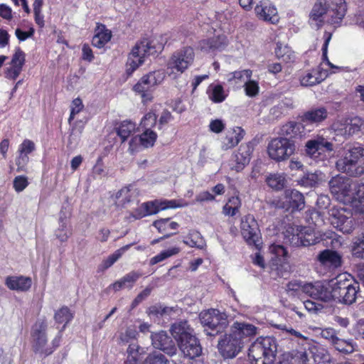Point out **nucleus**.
I'll return each instance as SVG.
<instances>
[{
  "label": "nucleus",
  "mask_w": 364,
  "mask_h": 364,
  "mask_svg": "<svg viewBox=\"0 0 364 364\" xmlns=\"http://www.w3.org/2000/svg\"><path fill=\"white\" fill-rule=\"evenodd\" d=\"M346 11L345 0H317L310 14V22L317 28L325 23L338 26Z\"/></svg>",
  "instance_id": "obj_1"
},
{
  "label": "nucleus",
  "mask_w": 364,
  "mask_h": 364,
  "mask_svg": "<svg viewBox=\"0 0 364 364\" xmlns=\"http://www.w3.org/2000/svg\"><path fill=\"white\" fill-rule=\"evenodd\" d=\"M336 169L350 176L364 173V147L353 146L346 150L336 163Z\"/></svg>",
  "instance_id": "obj_2"
},
{
  "label": "nucleus",
  "mask_w": 364,
  "mask_h": 364,
  "mask_svg": "<svg viewBox=\"0 0 364 364\" xmlns=\"http://www.w3.org/2000/svg\"><path fill=\"white\" fill-rule=\"evenodd\" d=\"M162 44L156 45L154 41L144 39L138 41L131 50L126 63V72L131 75L145 61L147 56L163 50Z\"/></svg>",
  "instance_id": "obj_3"
},
{
  "label": "nucleus",
  "mask_w": 364,
  "mask_h": 364,
  "mask_svg": "<svg viewBox=\"0 0 364 364\" xmlns=\"http://www.w3.org/2000/svg\"><path fill=\"white\" fill-rule=\"evenodd\" d=\"M277 352V343L274 338H258L249 348V358L255 364H272Z\"/></svg>",
  "instance_id": "obj_4"
},
{
  "label": "nucleus",
  "mask_w": 364,
  "mask_h": 364,
  "mask_svg": "<svg viewBox=\"0 0 364 364\" xmlns=\"http://www.w3.org/2000/svg\"><path fill=\"white\" fill-rule=\"evenodd\" d=\"M166 73L162 70L150 72L143 75L133 86L132 90L141 97L144 105L150 103L154 100L153 92L155 87L162 83Z\"/></svg>",
  "instance_id": "obj_5"
},
{
  "label": "nucleus",
  "mask_w": 364,
  "mask_h": 364,
  "mask_svg": "<svg viewBox=\"0 0 364 364\" xmlns=\"http://www.w3.org/2000/svg\"><path fill=\"white\" fill-rule=\"evenodd\" d=\"M346 274L338 275L333 279V300L345 304H352L355 301L359 290V284L354 282Z\"/></svg>",
  "instance_id": "obj_6"
},
{
  "label": "nucleus",
  "mask_w": 364,
  "mask_h": 364,
  "mask_svg": "<svg viewBox=\"0 0 364 364\" xmlns=\"http://www.w3.org/2000/svg\"><path fill=\"white\" fill-rule=\"evenodd\" d=\"M194 58V50L190 46L175 51L167 63V75L173 79L177 78L193 64Z\"/></svg>",
  "instance_id": "obj_7"
},
{
  "label": "nucleus",
  "mask_w": 364,
  "mask_h": 364,
  "mask_svg": "<svg viewBox=\"0 0 364 364\" xmlns=\"http://www.w3.org/2000/svg\"><path fill=\"white\" fill-rule=\"evenodd\" d=\"M48 323L45 319H38L31 330L33 350L40 356L46 357L53 352V348L48 343L46 331Z\"/></svg>",
  "instance_id": "obj_8"
},
{
  "label": "nucleus",
  "mask_w": 364,
  "mask_h": 364,
  "mask_svg": "<svg viewBox=\"0 0 364 364\" xmlns=\"http://www.w3.org/2000/svg\"><path fill=\"white\" fill-rule=\"evenodd\" d=\"M202 325L205 328L207 335L215 336L223 331L228 324V316L215 309L203 311L199 315Z\"/></svg>",
  "instance_id": "obj_9"
},
{
  "label": "nucleus",
  "mask_w": 364,
  "mask_h": 364,
  "mask_svg": "<svg viewBox=\"0 0 364 364\" xmlns=\"http://www.w3.org/2000/svg\"><path fill=\"white\" fill-rule=\"evenodd\" d=\"M333 150V145L322 135H316L313 139L306 141L305 144V153L316 163H323L326 165L328 154Z\"/></svg>",
  "instance_id": "obj_10"
},
{
  "label": "nucleus",
  "mask_w": 364,
  "mask_h": 364,
  "mask_svg": "<svg viewBox=\"0 0 364 364\" xmlns=\"http://www.w3.org/2000/svg\"><path fill=\"white\" fill-rule=\"evenodd\" d=\"M287 242L294 246H309L316 242L314 230L310 227L289 226L284 233Z\"/></svg>",
  "instance_id": "obj_11"
},
{
  "label": "nucleus",
  "mask_w": 364,
  "mask_h": 364,
  "mask_svg": "<svg viewBox=\"0 0 364 364\" xmlns=\"http://www.w3.org/2000/svg\"><path fill=\"white\" fill-rule=\"evenodd\" d=\"M295 150V143L282 136L273 139L267 147L269 156L276 161H283L288 159L294 154Z\"/></svg>",
  "instance_id": "obj_12"
},
{
  "label": "nucleus",
  "mask_w": 364,
  "mask_h": 364,
  "mask_svg": "<svg viewBox=\"0 0 364 364\" xmlns=\"http://www.w3.org/2000/svg\"><path fill=\"white\" fill-rule=\"evenodd\" d=\"M304 294L325 302L333 300V279L330 282L317 281L304 284Z\"/></svg>",
  "instance_id": "obj_13"
},
{
  "label": "nucleus",
  "mask_w": 364,
  "mask_h": 364,
  "mask_svg": "<svg viewBox=\"0 0 364 364\" xmlns=\"http://www.w3.org/2000/svg\"><path fill=\"white\" fill-rule=\"evenodd\" d=\"M240 228L241 233L247 242L258 248L260 245L259 232L254 216L249 214L242 218Z\"/></svg>",
  "instance_id": "obj_14"
},
{
  "label": "nucleus",
  "mask_w": 364,
  "mask_h": 364,
  "mask_svg": "<svg viewBox=\"0 0 364 364\" xmlns=\"http://www.w3.org/2000/svg\"><path fill=\"white\" fill-rule=\"evenodd\" d=\"M253 151L254 147L250 142L242 144L232 156L231 170L236 172L242 171L249 164Z\"/></svg>",
  "instance_id": "obj_15"
},
{
  "label": "nucleus",
  "mask_w": 364,
  "mask_h": 364,
  "mask_svg": "<svg viewBox=\"0 0 364 364\" xmlns=\"http://www.w3.org/2000/svg\"><path fill=\"white\" fill-rule=\"evenodd\" d=\"M218 350L225 358L235 357L243 347L242 342L230 331L225 334L218 342Z\"/></svg>",
  "instance_id": "obj_16"
},
{
  "label": "nucleus",
  "mask_w": 364,
  "mask_h": 364,
  "mask_svg": "<svg viewBox=\"0 0 364 364\" xmlns=\"http://www.w3.org/2000/svg\"><path fill=\"white\" fill-rule=\"evenodd\" d=\"M257 18L272 24L279 23V16L276 6L269 0H260L255 7Z\"/></svg>",
  "instance_id": "obj_17"
},
{
  "label": "nucleus",
  "mask_w": 364,
  "mask_h": 364,
  "mask_svg": "<svg viewBox=\"0 0 364 364\" xmlns=\"http://www.w3.org/2000/svg\"><path fill=\"white\" fill-rule=\"evenodd\" d=\"M141 134L132 137L129 141V151L133 154L139 151L141 148L152 147L158 137L154 130H141Z\"/></svg>",
  "instance_id": "obj_18"
},
{
  "label": "nucleus",
  "mask_w": 364,
  "mask_h": 364,
  "mask_svg": "<svg viewBox=\"0 0 364 364\" xmlns=\"http://www.w3.org/2000/svg\"><path fill=\"white\" fill-rule=\"evenodd\" d=\"M151 338L152 345L155 348L163 350L169 355H173L176 353V348L166 332L161 331L152 333Z\"/></svg>",
  "instance_id": "obj_19"
},
{
  "label": "nucleus",
  "mask_w": 364,
  "mask_h": 364,
  "mask_svg": "<svg viewBox=\"0 0 364 364\" xmlns=\"http://www.w3.org/2000/svg\"><path fill=\"white\" fill-rule=\"evenodd\" d=\"M177 344L183 355L190 359L198 357L202 353L199 341L195 336L179 341Z\"/></svg>",
  "instance_id": "obj_20"
},
{
  "label": "nucleus",
  "mask_w": 364,
  "mask_h": 364,
  "mask_svg": "<svg viewBox=\"0 0 364 364\" xmlns=\"http://www.w3.org/2000/svg\"><path fill=\"white\" fill-rule=\"evenodd\" d=\"M284 201L282 208H291L292 211L300 210L304 208V198L303 195L296 190H286L284 194Z\"/></svg>",
  "instance_id": "obj_21"
},
{
  "label": "nucleus",
  "mask_w": 364,
  "mask_h": 364,
  "mask_svg": "<svg viewBox=\"0 0 364 364\" xmlns=\"http://www.w3.org/2000/svg\"><path fill=\"white\" fill-rule=\"evenodd\" d=\"M320 264L328 269H334L341 265L342 257L336 251L324 250L317 256Z\"/></svg>",
  "instance_id": "obj_22"
},
{
  "label": "nucleus",
  "mask_w": 364,
  "mask_h": 364,
  "mask_svg": "<svg viewBox=\"0 0 364 364\" xmlns=\"http://www.w3.org/2000/svg\"><path fill=\"white\" fill-rule=\"evenodd\" d=\"M245 131L240 127H234L227 130L225 136L221 141V149L223 150L230 149L237 146L243 139Z\"/></svg>",
  "instance_id": "obj_23"
},
{
  "label": "nucleus",
  "mask_w": 364,
  "mask_h": 364,
  "mask_svg": "<svg viewBox=\"0 0 364 364\" xmlns=\"http://www.w3.org/2000/svg\"><path fill=\"white\" fill-rule=\"evenodd\" d=\"M331 192L334 195L348 196L350 195L351 184L345 176L337 175L328 183Z\"/></svg>",
  "instance_id": "obj_24"
},
{
  "label": "nucleus",
  "mask_w": 364,
  "mask_h": 364,
  "mask_svg": "<svg viewBox=\"0 0 364 364\" xmlns=\"http://www.w3.org/2000/svg\"><path fill=\"white\" fill-rule=\"evenodd\" d=\"M232 333L242 342L257 333V328L252 324L245 322H235L231 326Z\"/></svg>",
  "instance_id": "obj_25"
},
{
  "label": "nucleus",
  "mask_w": 364,
  "mask_h": 364,
  "mask_svg": "<svg viewBox=\"0 0 364 364\" xmlns=\"http://www.w3.org/2000/svg\"><path fill=\"white\" fill-rule=\"evenodd\" d=\"M227 44L228 40L225 36H218L200 41L198 47L200 50L210 53L221 50L225 48Z\"/></svg>",
  "instance_id": "obj_26"
},
{
  "label": "nucleus",
  "mask_w": 364,
  "mask_h": 364,
  "mask_svg": "<svg viewBox=\"0 0 364 364\" xmlns=\"http://www.w3.org/2000/svg\"><path fill=\"white\" fill-rule=\"evenodd\" d=\"M142 276V274L139 272L132 271L129 273L125 274L120 279L116 281L113 284H110L107 287V290H113L114 291H118L122 289H131L134 283Z\"/></svg>",
  "instance_id": "obj_27"
},
{
  "label": "nucleus",
  "mask_w": 364,
  "mask_h": 364,
  "mask_svg": "<svg viewBox=\"0 0 364 364\" xmlns=\"http://www.w3.org/2000/svg\"><path fill=\"white\" fill-rule=\"evenodd\" d=\"M331 215V221L336 228L347 234L350 233L353 230L354 223L352 218L346 217L338 210L336 213L333 211Z\"/></svg>",
  "instance_id": "obj_28"
},
{
  "label": "nucleus",
  "mask_w": 364,
  "mask_h": 364,
  "mask_svg": "<svg viewBox=\"0 0 364 364\" xmlns=\"http://www.w3.org/2000/svg\"><path fill=\"white\" fill-rule=\"evenodd\" d=\"M304 126L300 123L294 121L284 124L280 129V134L284 138L291 139L301 138L304 134Z\"/></svg>",
  "instance_id": "obj_29"
},
{
  "label": "nucleus",
  "mask_w": 364,
  "mask_h": 364,
  "mask_svg": "<svg viewBox=\"0 0 364 364\" xmlns=\"http://www.w3.org/2000/svg\"><path fill=\"white\" fill-rule=\"evenodd\" d=\"M171 333L177 343L194 336L193 334V329L186 321H183L173 323L171 327Z\"/></svg>",
  "instance_id": "obj_30"
},
{
  "label": "nucleus",
  "mask_w": 364,
  "mask_h": 364,
  "mask_svg": "<svg viewBox=\"0 0 364 364\" xmlns=\"http://www.w3.org/2000/svg\"><path fill=\"white\" fill-rule=\"evenodd\" d=\"M6 285L9 289L19 291H28L32 284V281L30 277L19 276V277H8L6 279Z\"/></svg>",
  "instance_id": "obj_31"
},
{
  "label": "nucleus",
  "mask_w": 364,
  "mask_h": 364,
  "mask_svg": "<svg viewBox=\"0 0 364 364\" xmlns=\"http://www.w3.org/2000/svg\"><path fill=\"white\" fill-rule=\"evenodd\" d=\"M328 115V112L323 107L312 108L304 114L301 120L309 124H318L323 122Z\"/></svg>",
  "instance_id": "obj_32"
},
{
  "label": "nucleus",
  "mask_w": 364,
  "mask_h": 364,
  "mask_svg": "<svg viewBox=\"0 0 364 364\" xmlns=\"http://www.w3.org/2000/svg\"><path fill=\"white\" fill-rule=\"evenodd\" d=\"M326 71H320L318 69H314L305 73L300 77V83L302 86H313L320 83L327 76Z\"/></svg>",
  "instance_id": "obj_33"
},
{
  "label": "nucleus",
  "mask_w": 364,
  "mask_h": 364,
  "mask_svg": "<svg viewBox=\"0 0 364 364\" xmlns=\"http://www.w3.org/2000/svg\"><path fill=\"white\" fill-rule=\"evenodd\" d=\"M112 38V32L105 25L98 24L95 29L92 43L95 47L101 48L107 43Z\"/></svg>",
  "instance_id": "obj_34"
},
{
  "label": "nucleus",
  "mask_w": 364,
  "mask_h": 364,
  "mask_svg": "<svg viewBox=\"0 0 364 364\" xmlns=\"http://www.w3.org/2000/svg\"><path fill=\"white\" fill-rule=\"evenodd\" d=\"M269 253L272 255L271 260L272 264L275 266H282L288 257L287 250L281 245L273 244L269 246Z\"/></svg>",
  "instance_id": "obj_35"
},
{
  "label": "nucleus",
  "mask_w": 364,
  "mask_h": 364,
  "mask_svg": "<svg viewBox=\"0 0 364 364\" xmlns=\"http://www.w3.org/2000/svg\"><path fill=\"white\" fill-rule=\"evenodd\" d=\"M145 350L136 343H131L127 349L124 364H139Z\"/></svg>",
  "instance_id": "obj_36"
},
{
  "label": "nucleus",
  "mask_w": 364,
  "mask_h": 364,
  "mask_svg": "<svg viewBox=\"0 0 364 364\" xmlns=\"http://www.w3.org/2000/svg\"><path fill=\"white\" fill-rule=\"evenodd\" d=\"M325 180V175L321 171L306 173L299 181V184L306 188H312Z\"/></svg>",
  "instance_id": "obj_37"
},
{
  "label": "nucleus",
  "mask_w": 364,
  "mask_h": 364,
  "mask_svg": "<svg viewBox=\"0 0 364 364\" xmlns=\"http://www.w3.org/2000/svg\"><path fill=\"white\" fill-rule=\"evenodd\" d=\"M275 54L279 59L286 63L294 61L295 59V55L292 50L287 44L281 42L277 43Z\"/></svg>",
  "instance_id": "obj_38"
},
{
  "label": "nucleus",
  "mask_w": 364,
  "mask_h": 364,
  "mask_svg": "<svg viewBox=\"0 0 364 364\" xmlns=\"http://www.w3.org/2000/svg\"><path fill=\"white\" fill-rule=\"evenodd\" d=\"M132 245V244L127 245L117 250L113 254L102 262L99 267L100 269L104 271L112 266Z\"/></svg>",
  "instance_id": "obj_39"
},
{
  "label": "nucleus",
  "mask_w": 364,
  "mask_h": 364,
  "mask_svg": "<svg viewBox=\"0 0 364 364\" xmlns=\"http://www.w3.org/2000/svg\"><path fill=\"white\" fill-rule=\"evenodd\" d=\"M133 193L128 187H124L114 196V201L117 207L125 208L131 202Z\"/></svg>",
  "instance_id": "obj_40"
},
{
  "label": "nucleus",
  "mask_w": 364,
  "mask_h": 364,
  "mask_svg": "<svg viewBox=\"0 0 364 364\" xmlns=\"http://www.w3.org/2000/svg\"><path fill=\"white\" fill-rule=\"evenodd\" d=\"M72 235L71 225L67 219H60L59 227L55 230V236L60 242H65Z\"/></svg>",
  "instance_id": "obj_41"
},
{
  "label": "nucleus",
  "mask_w": 364,
  "mask_h": 364,
  "mask_svg": "<svg viewBox=\"0 0 364 364\" xmlns=\"http://www.w3.org/2000/svg\"><path fill=\"white\" fill-rule=\"evenodd\" d=\"M183 242L191 247L198 249H203L205 246L204 238L199 232L196 230L191 231L188 236L183 240Z\"/></svg>",
  "instance_id": "obj_42"
},
{
  "label": "nucleus",
  "mask_w": 364,
  "mask_h": 364,
  "mask_svg": "<svg viewBox=\"0 0 364 364\" xmlns=\"http://www.w3.org/2000/svg\"><path fill=\"white\" fill-rule=\"evenodd\" d=\"M241 207V201L238 196L231 197L223 208V213L228 216L235 215Z\"/></svg>",
  "instance_id": "obj_43"
},
{
  "label": "nucleus",
  "mask_w": 364,
  "mask_h": 364,
  "mask_svg": "<svg viewBox=\"0 0 364 364\" xmlns=\"http://www.w3.org/2000/svg\"><path fill=\"white\" fill-rule=\"evenodd\" d=\"M208 94L210 100L215 103L223 102L227 95L220 85H211L208 90Z\"/></svg>",
  "instance_id": "obj_44"
},
{
  "label": "nucleus",
  "mask_w": 364,
  "mask_h": 364,
  "mask_svg": "<svg viewBox=\"0 0 364 364\" xmlns=\"http://www.w3.org/2000/svg\"><path fill=\"white\" fill-rule=\"evenodd\" d=\"M269 187L276 190L282 189L286 183V177L284 173H271L266 178Z\"/></svg>",
  "instance_id": "obj_45"
},
{
  "label": "nucleus",
  "mask_w": 364,
  "mask_h": 364,
  "mask_svg": "<svg viewBox=\"0 0 364 364\" xmlns=\"http://www.w3.org/2000/svg\"><path fill=\"white\" fill-rule=\"evenodd\" d=\"M136 129L135 123L131 121H123L117 129V135L124 141Z\"/></svg>",
  "instance_id": "obj_46"
},
{
  "label": "nucleus",
  "mask_w": 364,
  "mask_h": 364,
  "mask_svg": "<svg viewBox=\"0 0 364 364\" xmlns=\"http://www.w3.org/2000/svg\"><path fill=\"white\" fill-rule=\"evenodd\" d=\"M156 114L153 112H147L141 119L138 129L141 130H153L156 125Z\"/></svg>",
  "instance_id": "obj_47"
},
{
  "label": "nucleus",
  "mask_w": 364,
  "mask_h": 364,
  "mask_svg": "<svg viewBox=\"0 0 364 364\" xmlns=\"http://www.w3.org/2000/svg\"><path fill=\"white\" fill-rule=\"evenodd\" d=\"M73 315L70 310L66 307H62L58 310L54 316L55 321L58 323H63V326L61 329L65 328V326L73 319Z\"/></svg>",
  "instance_id": "obj_48"
},
{
  "label": "nucleus",
  "mask_w": 364,
  "mask_h": 364,
  "mask_svg": "<svg viewBox=\"0 0 364 364\" xmlns=\"http://www.w3.org/2000/svg\"><path fill=\"white\" fill-rule=\"evenodd\" d=\"M287 294L293 298H299L301 293H304V284L297 281L289 282L286 288Z\"/></svg>",
  "instance_id": "obj_49"
},
{
  "label": "nucleus",
  "mask_w": 364,
  "mask_h": 364,
  "mask_svg": "<svg viewBox=\"0 0 364 364\" xmlns=\"http://www.w3.org/2000/svg\"><path fill=\"white\" fill-rule=\"evenodd\" d=\"M179 252H180V249L176 247L162 251L157 255L153 257L150 259L149 264L151 265H154L159 262H161L165 260L166 259H167L171 256H173V255L178 254Z\"/></svg>",
  "instance_id": "obj_50"
},
{
  "label": "nucleus",
  "mask_w": 364,
  "mask_h": 364,
  "mask_svg": "<svg viewBox=\"0 0 364 364\" xmlns=\"http://www.w3.org/2000/svg\"><path fill=\"white\" fill-rule=\"evenodd\" d=\"M348 119H341L335 121L331 125V129L336 135L348 136Z\"/></svg>",
  "instance_id": "obj_51"
},
{
  "label": "nucleus",
  "mask_w": 364,
  "mask_h": 364,
  "mask_svg": "<svg viewBox=\"0 0 364 364\" xmlns=\"http://www.w3.org/2000/svg\"><path fill=\"white\" fill-rule=\"evenodd\" d=\"M252 70H243L239 71H235L230 73L228 75V82H233L235 83H238L239 82H242L245 80V78L250 79L252 76Z\"/></svg>",
  "instance_id": "obj_52"
},
{
  "label": "nucleus",
  "mask_w": 364,
  "mask_h": 364,
  "mask_svg": "<svg viewBox=\"0 0 364 364\" xmlns=\"http://www.w3.org/2000/svg\"><path fill=\"white\" fill-rule=\"evenodd\" d=\"M159 203L161 210L167 208H183L189 205V203L183 199L159 200Z\"/></svg>",
  "instance_id": "obj_53"
},
{
  "label": "nucleus",
  "mask_w": 364,
  "mask_h": 364,
  "mask_svg": "<svg viewBox=\"0 0 364 364\" xmlns=\"http://www.w3.org/2000/svg\"><path fill=\"white\" fill-rule=\"evenodd\" d=\"M332 345L340 352L350 353L354 351V346L351 341L341 339L338 337Z\"/></svg>",
  "instance_id": "obj_54"
},
{
  "label": "nucleus",
  "mask_w": 364,
  "mask_h": 364,
  "mask_svg": "<svg viewBox=\"0 0 364 364\" xmlns=\"http://www.w3.org/2000/svg\"><path fill=\"white\" fill-rule=\"evenodd\" d=\"M351 252L354 257L364 258V233L353 242Z\"/></svg>",
  "instance_id": "obj_55"
},
{
  "label": "nucleus",
  "mask_w": 364,
  "mask_h": 364,
  "mask_svg": "<svg viewBox=\"0 0 364 364\" xmlns=\"http://www.w3.org/2000/svg\"><path fill=\"white\" fill-rule=\"evenodd\" d=\"M153 225L159 232H166L167 230H176L178 227L176 222H169L168 219H161L154 222Z\"/></svg>",
  "instance_id": "obj_56"
},
{
  "label": "nucleus",
  "mask_w": 364,
  "mask_h": 364,
  "mask_svg": "<svg viewBox=\"0 0 364 364\" xmlns=\"http://www.w3.org/2000/svg\"><path fill=\"white\" fill-rule=\"evenodd\" d=\"M308 358L306 353L299 352L295 355L288 357L280 364H308Z\"/></svg>",
  "instance_id": "obj_57"
},
{
  "label": "nucleus",
  "mask_w": 364,
  "mask_h": 364,
  "mask_svg": "<svg viewBox=\"0 0 364 364\" xmlns=\"http://www.w3.org/2000/svg\"><path fill=\"white\" fill-rule=\"evenodd\" d=\"M167 362L165 355L161 353L153 352L147 355L143 364H167Z\"/></svg>",
  "instance_id": "obj_58"
},
{
  "label": "nucleus",
  "mask_w": 364,
  "mask_h": 364,
  "mask_svg": "<svg viewBox=\"0 0 364 364\" xmlns=\"http://www.w3.org/2000/svg\"><path fill=\"white\" fill-rule=\"evenodd\" d=\"M348 136L358 132L363 127L364 122L359 117L348 119Z\"/></svg>",
  "instance_id": "obj_59"
},
{
  "label": "nucleus",
  "mask_w": 364,
  "mask_h": 364,
  "mask_svg": "<svg viewBox=\"0 0 364 364\" xmlns=\"http://www.w3.org/2000/svg\"><path fill=\"white\" fill-rule=\"evenodd\" d=\"M259 90V87L257 81L252 80L250 78L247 79V81L245 82V91L247 96L254 97L258 94Z\"/></svg>",
  "instance_id": "obj_60"
},
{
  "label": "nucleus",
  "mask_w": 364,
  "mask_h": 364,
  "mask_svg": "<svg viewBox=\"0 0 364 364\" xmlns=\"http://www.w3.org/2000/svg\"><path fill=\"white\" fill-rule=\"evenodd\" d=\"M143 208L144 209V213L142 215H149L155 214L159 211L161 210L160 208L159 200L150 201L142 203Z\"/></svg>",
  "instance_id": "obj_61"
},
{
  "label": "nucleus",
  "mask_w": 364,
  "mask_h": 364,
  "mask_svg": "<svg viewBox=\"0 0 364 364\" xmlns=\"http://www.w3.org/2000/svg\"><path fill=\"white\" fill-rule=\"evenodd\" d=\"M84 108L82 100L80 98H75L73 100L70 106V115L68 119V122L70 124L71 121L74 119L76 114H79Z\"/></svg>",
  "instance_id": "obj_62"
},
{
  "label": "nucleus",
  "mask_w": 364,
  "mask_h": 364,
  "mask_svg": "<svg viewBox=\"0 0 364 364\" xmlns=\"http://www.w3.org/2000/svg\"><path fill=\"white\" fill-rule=\"evenodd\" d=\"M355 201H358L359 205H356L358 210L364 212V183L358 186L356 189L355 196L354 197Z\"/></svg>",
  "instance_id": "obj_63"
},
{
  "label": "nucleus",
  "mask_w": 364,
  "mask_h": 364,
  "mask_svg": "<svg viewBox=\"0 0 364 364\" xmlns=\"http://www.w3.org/2000/svg\"><path fill=\"white\" fill-rule=\"evenodd\" d=\"M35 150V144L30 139H25L19 145L18 153L28 156L32 151Z\"/></svg>",
  "instance_id": "obj_64"
}]
</instances>
